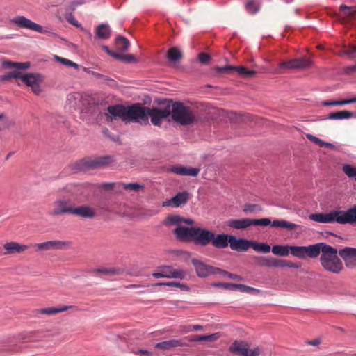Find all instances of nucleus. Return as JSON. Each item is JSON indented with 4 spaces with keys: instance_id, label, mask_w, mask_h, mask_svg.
<instances>
[{
    "instance_id": "f257e3e1",
    "label": "nucleus",
    "mask_w": 356,
    "mask_h": 356,
    "mask_svg": "<svg viewBox=\"0 0 356 356\" xmlns=\"http://www.w3.org/2000/svg\"><path fill=\"white\" fill-rule=\"evenodd\" d=\"M147 107L140 103H136L131 106L113 105L107 108L109 114L115 118H120L125 122H139L147 124L148 119L146 117Z\"/></svg>"
},
{
    "instance_id": "f03ea898",
    "label": "nucleus",
    "mask_w": 356,
    "mask_h": 356,
    "mask_svg": "<svg viewBox=\"0 0 356 356\" xmlns=\"http://www.w3.org/2000/svg\"><path fill=\"white\" fill-rule=\"evenodd\" d=\"M309 218L320 223L350 224L356 226V205L346 211L332 210L328 213H315L309 215Z\"/></svg>"
},
{
    "instance_id": "7ed1b4c3",
    "label": "nucleus",
    "mask_w": 356,
    "mask_h": 356,
    "mask_svg": "<svg viewBox=\"0 0 356 356\" xmlns=\"http://www.w3.org/2000/svg\"><path fill=\"white\" fill-rule=\"evenodd\" d=\"M321 253L320 263L325 270L339 274L343 269V263L337 256L339 251L337 248L324 243Z\"/></svg>"
},
{
    "instance_id": "20e7f679",
    "label": "nucleus",
    "mask_w": 356,
    "mask_h": 356,
    "mask_svg": "<svg viewBox=\"0 0 356 356\" xmlns=\"http://www.w3.org/2000/svg\"><path fill=\"white\" fill-rule=\"evenodd\" d=\"M168 106H170V115L172 119L182 125H187L193 123L195 120V115L190 108L186 107L183 103L172 100H167Z\"/></svg>"
},
{
    "instance_id": "39448f33",
    "label": "nucleus",
    "mask_w": 356,
    "mask_h": 356,
    "mask_svg": "<svg viewBox=\"0 0 356 356\" xmlns=\"http://www.w3.org/2000/svg\"><path fill=\"white\" fill-rule=\"evenodd\" d=\"M10 78L20 79L27 86L31 87L33 93L37 95L42 92L40 84L42 81V76L38 73H26L22 74L18 71H13L5 76L4 79Z\"/></svg>"
},
{
    "instance_id": "423d86ee",
    "label": "nucleus",
    "mask_w": 356,
    "mask_h": 356,
    "mask_svg": "<svg viewBox=\"0 0 356 356\" xmlns=\"http://www.w3.org/2000/svg\"><path fill=\"white\" fill-rule=\"evenodd\" d=\"M113 162V156H103L95 158L83 159L76 164V166L78 170H83L86 169H93L104 167Z\"/></svg>"
},
{
    "instance_id": "0eeeda50",
    "label": "nucleus",
    "mask_w": 356,
    "mask_h": 356,
    "mask_svg": "<svg viewBox=\"0 0 356 356\" xmlns=\"http://www.w3.org/2000/svg\"><path fill=\"white\" fill-rule=\"evenodd\" d=\"M170 116V106H168V101L161 104L159 108L147 107L146 117L154 126H160L163 119Z\"/></svg>"
},
{
    "instance_id": "6e6552de",
    "label": "nucleus",
    "mask_w": 356,
    "mask_h": 356,
    "mask_svg": "<svg viewBox=\"0 0 356 356\" xmlns=\"http://www.w3.org/2000/svg\"><path fill=\"white\" fill-rule=\"evenodd\" d=\"M261 350V348L259 346L254 349H249L248 345L243 341H234L229 347L230 353L241 356H259Z\"/></svg>"
},
{
    "instance_id": "1a4fd4ad",
    "label": "nucleus",
    "mask_w": 356,
    "mask_h": 356,
    "mask_svg": "<svg viewBox=\"0 0 356 356\" xmlns=\"http://www.w3.org/2000/svg\"><path fill=\"white\" fill-rule=\"evenodd\" d=\"M214 232L201 227H195L193 241L195 244L207 246L211 243Z\"/></svg>"
},
{
    "instance_id": "9d476101",
    "label": "nucleus",
    "mask_w": 356,
    "mask_h": 356,
    "mask_svg": "<svg viewBox=\"0 0 356 356\" xmlns=\"http://www.w3.org/2000/svg\"><path fill=\"white\" fill-rule=\"evenodd\" d=\"M54 209L51 213L53 216H61L65 213L72 215L74 206L70 199H58L54 202Z\"/></svg>"
},
{
    "instance_id": "9b49d317",
    "label": "nucleus",
    "mask_w": 356,
    "mask_h": 356,
    "mask_svg": "<svg viewBox=\"0 0 356 356\" xmlns=\"http://www.w3.org/2000/svg\"><path fill=\"white\" fill-rule=\"evenodd\" d=\"M339 254L344 261L346 268H356V248L345 247L339 250Z\"/></svg>"
},
{
    "instance_id": "f8f14e48",
    "label": "nucleus",
    "mask_w": 356,
    "mask_h": 356,
    "mask_svg": "<svg viewBox=\"0 0 356 356\" xmlns=\"http://www.w3.org/2000/svg\"><path fill=\"white\" fill-rule=\"evenodd\" d=\"M166 171L168 172H172L181 176L197 177L200 172V168L192 167L187 168L181 164H176L168 166L166 168Z\"/></svg>"
},
{
    "instance_id": "ddd939ff",
    "label": "nucleus",
    "mask_w": 356,
    "mask_h": 356,
    "mask_svg": "<svg viewBox=\"0 0 356 356\" xmlns=\"http://www.w3.org/2000/svg\"><path fill=\"white\" fill-rule=\"evenodd\" d=\"M11 22L21 29H27L38 33H42L43 31L42 26L33 22L22 15L14 17L11 19Z\"/></svg>"
},
{
    "instance_id": "4468645a",
    "label": "nucleus",
    "mask_w": 356,
    "mask_h": 356,
    "mask_svg": "<svg viewBox=\"0 0 356 356\" xmlns=\"http://www.w3.org/2000/svg\"><path fill=\"white\" fill-rule=\"evenodd\" d=\"M195 229V226L189 227L178 226L173 230V233L176 238L179 241L192 242L193 241Z\"/></svg>"
},
{
    "instance_id": "2eb2a0df",
    "label": "nucleus",
    "mask_w": 356,
    "mask_h": 356,
    "mask_svg": "<svg viewBox=\"0 0 356 356\" xmlns=\"http://www.w3.org/2000/svg\"><path fill=\"white\" fill-rule=\"evenodd\" d=\"M215 70L218 73H231L234 71L237 72L240 75L252 77L256 74V71L248 70L247 67L243 66H233V65H225L223 67H216Z\"/></svg>"
},
{
    "instance_id": "dca6fc26",
    "label": "nucleus",
    "mask_w": 356,
    "mask_h": 356,
    "mask_svg": "<svg viewBox=\"0 0 356 356\" xmlns=\"http://www.w3.org/2000/svg\"><path fill=\"white\" fill-rule=\"evenodd\" d=\"M72 215L81 218L93 219L97 216V211L88 204H82L74 207Z\"/></svg>"
},
{
    "instance_id": "f3484780",
    "label": "nucleus",
    "mask_w": 356,
    "mask_h": 356,
    "mask_svg": "<svg viewBox=\"0 0 356 356\" xmlns=\"http://www.w3.org/2000/svg\"><path fill=\"white\" fill-rule=\"evenodd\" d=\"M191 262L195 268L197 276L200 277H206L216 274V270L217 268L207 265L197 259H192Z\"/></svg>"
},
{
    "instance_id": "a211bd4d",
    "label": "nucleus",
    "mask_w": 356,
    "mask_h": 356,
    "mask_svg": "<svg viewBox=\"0 0 356 356\" xmlns=\"http://www.w3.org/2000/svg\"><path fill=\"white\" fill-rule=\"evenodd\" d=\"M252 247V241L245 238H237L235 236H231L230 248L234 251L246 252Z\"/></svg>"
},
{
    "instance_id": "6ab92c4d",
    "label": "nucleus",
    "mask_w": 356,
    "mask_h": 356,
    "mask_svg": "<svg viewBox=\"0 0 356 356\" xmlns=\"http://www.w3.org/2000/svg\"><path fill=\"white\" fill-rule=\"evenodd\" d=\"M70 244L67 241H49L40 243H36L35 247L38 248L39 250H62Z\"/></svg>"
},
{
    "instance_id": "aec40b11",
    "label": "nucleus",
    "mask_w": 356,
    "mask_h": 356,
    "mask_svg": "<svg viewBox=\"0 0 356 356\" xmlns=\"http://www.w3.org/2000/svg\"><path fill=\"white\" fill-rule=\"evenodd\" d=\"M252 225L254 226H268L274 227L289 228V222L286 220H275L271 221L270 218L252 219Z\"/></svg>"
},
{
    "instance_id": "412c9836",
    "label": "nucleus",
    "mask_w": 356,
    "mask_h": 356,
    "mask_svg": "<svg viewBox=\"0 0 356 356\" xmlns=\"http://www.w3.org/2000/svg\"><path fill=\"white\" fill-rule=\"evenodd\" d=\"M190 198V193L188 191L178 193L170 200L163 202V206H170L172 207H179L181 204H186Z\"/></svg>"
},
{
    "instance_id": "4be33fe9",
    "label": "nucleus",
    "mask_w": 356,
    "mask_h": 356,
    "mask_svg": "<svg viewBox=\"0 0 356 356\" xmlns=\"http://www.w3.org/2000/svg\"><path fill=\"white\" fill-rule=\"evenodd\" d=\"M186 339H171L157 343L155 344V348L159 350H171L177 347L187 346Z\"/></svg>"
},
{
    "instance_id": "5701e85b",
    "label": "nucleus",
    "mask_w": 356,
    "mask_h": 356,
    "mask_svg": "<svg viewBox=\"0 0 356 356\" xmlns=\"http://www.w3.org/2000/svg\"><path fill=\"white\" fill-rule=\"evenodd\" d=\"M232 235L227 234H216L214 232V236L212 237L211 244L218 249H224L230 245L231 236Z\"/></svg>"
},
{
    "instance_id": "b1692460",
    "label": "nucleus",
    "mask_w": 356,
    "mask_h": 356,
    "mask_svg": "<svg viewBox=\"0 0 356 356\" xmlns=\"http://www.w3.org/2000/svg\"><path fill=\"white\" fill-rule=\"evenodd\" d=\"M313 65V61L306 56L300 57L296 59H291V70H309L312 68Z\"/></svg>"
},
{
    "instance_id": "393cba45",
    "label": "nucleus",
    "mask_w": 356,
    "mask_h": 356,
    "mask_svg": "<svg viewBox=\"0 0 356 356\" xmlns=\"http://www.w3.org/2000/svg\"><path fill=\"white\" fill-rule=\"evenodd\" d=\"M73 306H58L56 307H47L42 309H36L33 311L35 316L38 317L40 315L45 314L48 316L55 315L58 313L65 312L69 309L73 308Z\"/></svg>"
},
{
    "instance_id": "a878e982",
    "label": "nucleus",
    "mask_w": 356,
    "mask_h": 356,
    "mask_svg": "<svg viewBox=\"0 0 356 356\" xmlns=\"http://www.w3.org/2000/svg\"><path fill=\"white\" fill-rule=\"evenodd\" d=\"M160 271L164 273L166 278L184 279L185 274L180 268H175L172 266H163L160 267Z\"/></svg>"
},
{
    "instance_id": "bb28decb",
    "label": "nucleus",
    "mask_w": 356,
    "mask_h": 356,
    "mask_svg": "<svg viewBox=\"0 0 356 356\" xmlns=\"http://www.w3.org/2000/svg\"><path fill=\"white\" fill-rule=\"evenodd\" d=\"M227 226L235 229H245L252 226V219L248 218L230 219L227 221Z\"/></svg>"
},
{
    "instance_id": "cd10ccee",
    "label": "nucleus",
    "mask_w": 356,
    "mask_h": 356,
    "mask_svg": "<svg viewBox=\"0 0 356 356\" xmlns=\"http://www.w3.org/2000/svg\"><path fill=\"white\" fill-rule=\"evenodd\" d=\"M3 248L6 251L5 254H10L23 252L29 248V246L12 241L5 243L3 245Z\"/></svg>"
},
{
    "instance_id": "c85d7f7f",
    "label": "nucleus",
    "mask_w": 356,
    "mask_h": 356,
    "mask_svg": "<svg viewBox=\"0 0 356 356\" xmlns=\"http://www.w3.org/2000/svg\"><path fill=\"white\" fill-rule=\"evenodd\" d=\"M325 243H318L308 246H304V253L305 254V259L307 258H316L317 257L322 250V247Z\"/></svg>"
},
{
    "instance_id": "c756f323",
    "label": "nucleus",
    "mask_w": 356,
    "mask_h": 356,
    "mask_svg": "<svg viewBox=\"0 0 356 356\" xmlns=\"http://www.w3.org/2000/svg\"><path fill=\"white\" fill-rule=\"evenodd\" d=\"M166 58L170 63L175 64L182 59L183 54L179 48L174 47L168 49Z\"/></svg>"
},
{
    "instance_id": "7c9ffc66",
    "label": "nucleus",
    "mask_w": 356,
    "mask_h": 356,
    "mask_svg": "<svg viewBox=\"0 0 356 356\" xmlns=\"http://www.w3.org/2000/svg\"><path fill=\"white\" fill-rule=\"evenodd\" d=\"M355 115V113L343 110L337 112L330 113L327 118L329 120H343L349 119L354 117Z\"/></svg>"
},
{
    "instance_id": "2f4dec72",
    "label": "nucleus",
    "mask_w": 356,
    "mask_h": 356,
    "mask_svg": "<svg viewBox=\"0 0 356 356\" xmlns=\"http://www.w3.org/2000/svg\"><path fill=\"white\" fill-rule=\"evenodd\" d=\"M120 188H122L123 189L127 191L140 192L144 190L145 186L143 184H140L137 183H118V190H120Z\"/></svg>"
},
{
    "instance_id": "473e14b6",
    "label": "nucleus",
    "mask_w": 356,
    "mask_h": 356,
    "mask_svg": "<svg viewBox=\"0 0 356 356\" xmlns=\"http://www.w3.org/2000/svg\"><path fill=\"white\" fill-rule=\"evenodd\" d=\"M96 272L106 275H118L124 273V270L121 268L109 267V268H99L96 269Z\"/></svg>"
},
{
    "instance_id": "72a5a7b5",
    "label": "nucleus",
    "mask_w": 356,
    "mask_h": 356,
    "mask_svg": "<svg viewBox=\"0 0 356 356\" xmlns=\"http://www.w3.org/2000/svg\"><path fill=\"white\" fill-rule=\"evenodd\" d=\"M111 33L109 26L105 24H101L97 28L96 34L99 38L107 40L110 38Z\"/></svg>"
},
{
    "instance_id": "f704fd0d",
    "label": "nucleus",
    "mask_w": 356,
    "mask_h": 356,
    "mask_svg": "<svg viewBox=\"0 0 356 356\" xmlns=\"http://www.w3.org/2000/svg\"><path fill=\"white\" fill-rule=\"evenodd\" d=\"M218 338V334H213L210 335H198L195 338L184 337L186 339V343L191 341H214Z\"/></svg>"
},
{
    "instance_id": "c9c22d12",
    "label": "nucleus",
    "mask_w": 356,
    "mask_h": 356,
    "mask_svg": "<svg viewBox=\"0 0 356 356\" xmlns=\"http://www.w3.org/2000/svg\"><path fill=\"white\" fill-rule=\"evenodd\" d=\"M256 261L257 264L260 266L271 268L275 266V258L270 256L257 257Z\"/></svg>"
},
{
    "instance_id": "e433bc0d",
    "label": "nucleus",
    "mask_w": 356,
    "mask_h": 356,
    "mask_svg": "<svg viewBox=\"0 0 356 356\" xmlns=\"http://www.w3.org/2000/svg\"><path fill=\"white\" fill-rule=\"evenodd\" d=\"M182 220L183 217H181L179 215H170L168 216L164 221V224L165 226H172V225H177L182 226Z\"/></svg>"
},
{
    "instance_id": "4c0bfd02",
    "label": "nucleus",
    "mask_w": 356,
    "mask_h": 356,
    "mask_svg": "<svg viewBox=\"0 0 356 356\" xmlns=\"http://www.w3.org/2000/svg\"><path fill=\"white\" fill-rule=\"evenodd\" d=\"M3 65L4 67L15 68L16 70H27L31 65L29 62L17 63L7 61L4 62Z\"/></svg>"
},
{
    "instance_id": "58836bf2",
    "label": "nucleus",
    "mask_w": 356,
    "mask_h": 356,
    "mask_svg": "<svg viewBox=\"0 0 356 356\" xmlns=\"http://www.w3.org/2000/svg\"><path fill=\"white\" fill-rule=\"evenodd\" d=\"M251 248L257 252L263 253H268L271 250V248L268 244L265 243H258L255 241H252Z\"/></svg>"
},
{
    "instance_id": "ea45409f",
    "label": "nucleus",
    "mask_w": 356,
    "mask_h": 356,
    "mask_svg": "<svg viewBox=\"0 0 356 356\" xmlns=\"http://www.w3.org/2000/svg\"><path fill=\"white\" fill-rule=\"evenodd\" d=\"M272 252L278 256L285 257L289 254V245H273Z\"/></svg>"
},
{
    "instance_id": "a19ab883",
    "label": "nucleus",
    "mask_w": 356,
    "mask_h": 356,
    "mask_svg": "<svg viewBox=\"0 0 356 356\" xmlns=\"http://www.w3.org/2000/svg\"><path fill=\"white\" fill-rule=\"evenodd\" d=\"M115 45L118 50L124 51L127 50L129 46V42L126 38L119 35L115 39Z\"/></svg>"
},
{
    "instance_id": "79ce46f5",
    "label": "nucleus",
    "mask_w": 356,
    "mask_h": 356,
    "mask_svg": "<svg viewBox=\"0 0 356 356\" xmlns=\"http://www.w3.org/2000/svg\"><path fill=\"white\" fill-rule=\"evenodd\" d=\"M306 137L307 139H309L310 141L313 142L314 143L318 145L320 147H327L330 148H333L334 145L324 142L318 137H316L313 136L312 134H308L306 135Z\"/></svg>"
},
{
    "instance_id": "37998d69",
    "label": "nucleus",
    "mask_w": 356,
    "mask_h": 356,
    "mask_svg": "<svg viewBox=\"0 0 356 356\" xmlns=\"http://www.w3.org/2000/svg\"><path fill=\"white\" fill-rule=\"evenodd\" d=\"M340 11L342 13V15H343L344 17L350 18L356 14V8L353 6L348 7L345 5H341L340 6Z\"/></svg>"
},
{
    "instance_id": "c03bdc74",
    "label": "nucleus",
    "mask_w": 356,
    "mask_h": 356,
    "mask_svg": "<svg viewBox=\"0 0 356 356\" xmlns=\"http://www.w3.org/2000/svg\"><path fill=\"white\" fill-rule=\"evenodd\" d=\"M291 254L300 259H305L304 246H291Z\"/></svg>"
},
{
    "instance_id": "a18cd8bd",
    "label": "nucleus",
    "mask_w": 356,
    "mask_h": 356,
    "mask_svg": "<svg viewBox=\"0 0 356 356\" xmlns=\"http://www.w3.org/2000/svg\"><path fill=\"white\" fill-rule=\"evenodd\" d=\"M243 211L245 213H257L261 211V207L256 204H246L244 205Z\"/></svg>"
},
{
    "instance_id": "49530a36",
    "label": "nucleus",
    "mask_w": 356,
    "mask_h": 356,
    "mask_svg": "<svg viewBox=\"0 0 356 356\" xmlns=\"http://www.w3.org/2000/svg\"><path fill=\"white\" fill-rule=\"evenodd\" d=\"M232 286L235 287L236 290H238L241 292L252 293H257L259 290L241 284H236V285H233Z\"/></svg>"
},
{
    "instance_id": "de8ad7c7",
    "label": "nucleus",
    "mask_w": 356,
    "mask_h": 356,
    "mask_svg": "<svg viewBox=\"0 0 356 356\" xmlns=\"http://www.w3.org/2000/svg\"><path fill=\"white\" fill-rule=\"evenodd\" d=\"M343 172L349 177H355L356 179V168L349 164H346L342 168Z\"/></svg>"
},
{
    "instance_id": "09e8293b",
    "label": "nucleus",
    "mask_w": 356,
    "mask_h": 356,
    "mask_svg": "<svg viewBox=\"0 0 356 356\" xmlns=\"http://www.w3.org/2000/svg\"><path fill=\"white\" fill-rule=\"evenodd\" d=\"M55 59L58 62L60 63L63 65H67V66H69V67H74L76 69H78L79 67V65L78 64H76V63H74L72 60H68L67 58H62V57H60L58 56H55Z\"/></svg>"
},
{
    "instance_id": "8fccbe9b",
    "label": "nucleus",
    "mask_w": 356,
    "mask_h": 356,
    "mask_svg": "<svg viewBox=\"0 0 356 356\" xmlns=\"http://www.w3.org/2000/svg\"><path fill=\"white\" fill-rule=\"evenodd\" d=\"M154 286H175V287H179L182 289H186L187 286L184 284H182L177 282H159L155 284Z\"/></svg>"
},
{
    "instance_id": "3c124183",
    "label": "nucleus",
    "mask_w": 356,
    "mask_h": 356,
    "mask_svg": "<svg viewBox=\"0 0 356 356\" xmlns=\"http://www.w3.org/2000/svg\"><path fill=\"white\" fill-rule=\"evenodd\" d=\"M245 8L247 11L251 14L256 13L259 10V8L255 6L254 2L252 0H250L246 3Z\"/></svg>"
},
{
    "instance_id": "603ef678",
    "label": "nucleus",
    "mask_w": 356,
    "mask_h": 356,
    "mask_svg": "<svg viewBox=\"0 0 356 356\" xmlns=\"http://www.w3.org/2000/svg\"><path fill=\"white\" fill-rule=\"evenodd\" d=\"M341 54L348 55L351 58H356V45L350 44L346 50H344Z\"/></svg>"
},
{
    "instance_id": "864d4df0",
    "label": "nucleus",
    "mask_w": 356,
    "mask_h": 356,
    "mask_svg": "<svg viewBox=\"0 0 356 356\" xmlns=\"http://www.w3.org/2000/svg\"><path fill=\"white\" fill-rule=\"evenodd\" d=\"M66 20L71 24L74 25L76 27H79L81 24L76 20L74 15L72 13H67L65 15Z\"/></svg>"
},
{
    "instance_id": "5fc2aeb1",
    "label": "nucleus",
    "mask_w": 356,
    "mask_h": 356,
    "mask_svg": "<svg viewBox=\"0 0 356 356\" xmlns=\"http://www.w3.org/2000/svg\"><path fill=\"white\" fill-rule=\"evenodd\" d=\"M198 59L201 63L206 65L211 60V56L207 53L202 52L199 54Z\"/></svg>"
},
{
    "instance_id": "6e6d98bb",
    "label": "nucleus",
    "mask_w": 356,
    "mask_h": 356,
    "mask_svg": "<svg viewBox=\"0 0 356 356\" xmlns=\"http://www.w3.org/2000/svg\"><path fill=\"white\" fill-rule=\"evenodd\" d=\"M77 188L78 186L76 185L68 184L63 188V190L70 193L71 195H74L77 191Z\"/></svg>"
},
{
    "instance_id": "4d7b16f0",
    "label": "nucleus",
    "mask_w": 356,
    "mask_h": 356,
    "mask_svg": "<svg viewBox=\"0 0 356 356\" xmlns=\"http://www.w3.org/2000/svg\"><path fill=\"white\" fill-rule=\"evenodd\" d=\"M216 286L222 287L225 289H229V290H236L235 287L232 286L233 285H236V284H231V283H215L213 284Z\"/></svg>"
},
{
    "instance_id": "13d9d810",
    "label": "nucleus",
    "mask_w": 356,
    "mask_h": 356,
    "mask_svg": "<svg viewBox=\"0 0 356 356\" xmlns=\"http://www.w3.org/2000/svg\"><path fill=\"white\" fill-rule=\"evenodd\" d=\"M275 266L274 268L277 267H286L289 266V263L284 259H278L275 258Z\"/></svg>"
},
{
    "instance_id": "bf43d9fd",
    "label": "nucleus",
    "mask_w": 356,
    "mask_h": 356,
    "mask_svg": "<svg viewBox=\"0 0 356 356\" xmlns=\"http://www.w3.org/2000/svg\"><path fill=\"white\" fill-rule=\"evenodd\" d=\"M339 106H343L348 104L356 103V97L338 100Z\"/></svg>"
},
{
    "instance_id": "052dcab7",
    "label": "nucleus",
    "mask_w": 356,
    "mask_h": 356,
    "mask_svg": "<svg viewBox=\"0 0 356 356\" xmlns=\"http://www.w3.org/2000/svg\"><path fill=\"white\" fill-rule=\"evenodd\" d=\"M118 183H104L100 186V188L104 190H110L113 189L115 186L118 187Z\"/></svg>"
},
{
    "instance_id": "680f3d73",
    "label": "nucleus",
    "mask_w": 356,
    "mask_h": 356,
    "mask_svg": "<svg viewBox=\"0 0 356 356\" xmlns=\"http://www.w3.org/2000/svg\"><path fill=\"white\" fill-rule=\"evenodd\" d=\"M136 355H141V356H153V353L152 352L145 350L143 349H139L137 351L134 352Z\"/></svg>"
},
{
    "instance_id": "e2e57ef3",
    "label": "nucleus",
    "mask_w": 356,
    "mask_h": 356,
    "mask_svg": "<svg viewBox=\"0 0 356 356\" xmlns=\"http://www.w3.org/2000/svg\"><path fill=\"white\" fill-rule=\"evenodd\" d=\"M123 61L127 63H131L135 61V57L132 54L124 55Z\"/></svg>"
},
{
    "instance_id": "0e129e2a",
    "label": "nucleus",
    "mask_w": 356,
    "mask_h": 356,
    "mask_svg": "<svg viewBox=\"0 0 356 356\" xmlns=\"http://www.w3.org/2000/svg\"><path fill=\"white\" fill-rule=\"evenodd\" d=\"M110 56H111L112 57H113L118 60H122V61H123V57H124V54H120L115 52V51L111 52Z\"/></svg>"
},
{
    "instance_id": "69168bd1",
    "label": "nucleus",
    "mask_w": 356,
    "mask_h": 356,
    "mask_svg": "<svg viewBox=\"0 0 356 356\" xmlns=\"http://www.w3.org/2000/svg\"><path fill=\"white\" fill-rule=\"evenodd\" d=\"M322 104L323 106H339L338 100L324 101Z\"/></svg>"
},
{
    "instance_id": "338daca9",
    "label": "nucleus",
    "mask_w": 356,
    "mask_h": 356,
    "mask_svg": "<svg viewBox=\"0 0 356 356\" xmlns=\"http://www.w3.org/2000/svg\"><path fill=\"white\" fill-rule=\"evenodd\" d=\"M229 278L236 280V281H243V278L241 276L236 275V274H232V273H231V275H229Z\"/></svg>"
},
{
    "instance_id": "774afa93",
    "label": "nucleus",
    "mask_w": 356,
    "mask_h": 356,
    "mask_svg": "<svg viewBox=\"0 0 356 356\" xmlns=\"http://www.w3.org/2000/svg\"><path fill=\"white\" fill-rule=\"evenodd\" d=\"M345 72L348 74L356 72V65L348 66L346 68Z\"/></svg>"
}]
</instances>
